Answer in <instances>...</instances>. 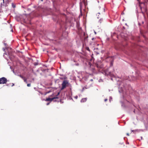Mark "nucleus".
I'll list each match as a JSON object with an SVG mask.
<instances>
[{
	"instance_id": "nucleus-1",
	"label": "nucleus",
	"mask_w": 148,
	"mask_h": 148,
	"mask_svg": "<svg viewBox=\"0 0 148 148\" xmlns=\"http://www.w3.org/2000/svg\"><path fill=\"white\" fill-rule=\"evenodd\" d=\"M97 15L99 16V15H102L105 12V7L102 5L99 6L97 9Z\"/></svg>"
},
{
	"instance_id": "nucleus-2",
	"label": "nucleus",
	"mask_w": 148,
	"mask_h": 148,
	"mask_svg": "<svg viewBox=\"0 0 148 148\" xmlns=\"http://www.w3.org/2000/svg\"><path fill=\"white\" fill-rule=\"evenodd\" d=\"M69 83L68 81L66 80H64L62 84V87L61 88V90H63L66 86H67L69 85Z\"/></svg>"
},
{
	"instance_id": "nucleus-3",
	"label": "nucleus",
	"mask_w": 148,
	"mask_h": 148,
	"mask_svg": "<svg viewBox=\"0 0 148 148\" xmlns=\"http://www.w3.org/2000/svg\"><path fill=\"white\" fill-rule=\"evenodd\" d=\"M7 82V79L4 77L0 78V84H5Z\"/></svg>"
},
{
	"instance_id": "nucleus-4",
	"label": "nucleus",
	"mask_w": 148,
	"mask_h": 148,
	"mask_svg": "<svg viewBox=\"0 0 148 148\" xmlns=\"http://www.w3.org/2000/svg\"><path fill=\"white\" fill-rule=\"evenodd\" d=\"M58 99V97L56 96L55 97H54L52 98H47L46 99V101H52L54 100V101H57L56 99Z\"/></svg>"
},
{
	"instance_id": "nucleus-5",
	"label": "nucleus",
	"mask_w": 148,
	"mask_h": 148,
	"mask_svg": "<svg viewBox=\"0 0 148 148\" xmlns=\"http://www.w3.org/2000/svg\"><path fill=\"white\" fill-rule=\"evenodd\" d=\"M20 77L24 81L26 82V83H27V79L25 77H24L22 75H19Z\"/></svg>"
},
{
	"instance_id": "nucleus-6",
	"label": "nucleus",
	"mask_w": 148,
	"mask_h": 148,
	"mask_svg": "<svg viewBox=\"0 0 148 148\" xmlns=\"http://www.w3.org/2000/svg\"><path fill=\"white\" fill-rule=\"evenodd\" d=\"M87 99L86 98H84L82 99L81 100V101L82 102H85L86 101Z\"/></svg>"
},
{
	"instance_id": "nucleus-7",
	"label": "nucleus",
	"mask_w": 148,
	"mask_h": 148,
	"mask_svg": "<svg viewBox=\"0 0 148 148\" xmlns=\"http://www.w3.org/2000/svg\"><path fill=\"white\" fill-rule=\"evenodd\" d=\"M103 22V19L102 18L100 19L99 21V23L100 24L101 23Z\"/></svg>"
},
{
	"instance_id": "nucleus-8",
	"label": "nucleus",
	"mask_w": 148,
	"mask_h": 148,
	"mask_svg": "<svg viewBox=\"0 0 148 148\" xmlns=\"http://www.w3.org/2000/svg\"><path fill=\"white\" fill-rule=\"evenodd\" d=\"M16 70L14 69L13 71V72L15 73L16 75H18V73H17L16 72Z\"/></svg>"
},
{
	"instance_id": "nucleus-9",
	"label": "nucleus",
	"mask_w": 148,
	"mask_h": 148,
	"mask_svg": "<svg viewBox=\"0 0 148 148\" xmlns=\"http://www.w3.org/2000/svg\"><path fill=\"white\" fill-rule=\"evenodd\" d=\"M12 7L14 8H15L16 7L15 5L13 3H12Z\"/></svg>"
},
{
	"instance_id": "nucleus-10",
	"label": "nucleus",
	"mask_w": 148,
	"mask_h": 148,
	"mask_svg": "<svg viewBox=\"0 0 148 148\" xmlns=\"http://www.w3.org/2000/svg\"><path fill=\"white\" fill-rule=\"evenodd\" d=\"M86 49L87 50L90 51V50L89 48L88 47H86Z\"/></svg>"
},
{
	"instance_id": "nucleus-11",
	"label": "nucleus",
	"mask_w": 148,
	"mask_h": 148,
	"mask_svg": "<svg viewBox=\"0 0 148 148\" xmlns=\"http://www.w3.org/2000/svg\"><path fill=\"white\" fill-rule=\"evenodd\" d=\"M27 86L28 87H30L31 86V84H28L27 85Z\"/></svg>"
},
{
	"instance_id": "nucleus-12",
	"label": "nucleus",
	"mask_w": 148,
	"mask_h": 148,
	"mask_svg": "<svg viewBox=\"0 0 148 148\" xmlns=\"http://www.w3.org/2000/svg\"><path fill=\"white\" fill-rule=\"evenodd\" d=\"M11 1V0H7V1L8 3H9Z\"/></svg>"
},
{
	"instance_id": "nucleus-13",
	"label": "nucleus",
	"mask_w": 148,
	"mask_h": 148,
	"mask_svg": "<svg viewBox=\"0 0 148 148\" xmlns=\"http://www.w3.org/2000/svg\"><path fill=\"white\" fill-rule=\"evenodd\" d=\"M12 84V85H11L10 86H13L14 84L13 83H12V84Z\"/></svg>"
},
{
	"instance_id": "nucleus-14",
	"label": "nucleus",
	"mask_w": 148,
	"mask_h": 148,
	"mask_svg": "<svg viewBox=\"0 0 148 148\" xmlns=\"http://www.w3.org/2000/svg\"><path fill=\"white\" fill-rule=\"evenodd\" d=\"M110 64H111V66H112L113 65V61H112L111 62Z\"/></svg>"
},
{
	"instance_id": "nucleus-15",
	"label": "nucleus",
	"mask_w": 148,
	"mask_h": 148,
	"mask_svg": "<svg viewBox=\"0 0 148 148\" xmlns=\"http://www.w3.org/2000/svg\"><path fill=\"white\" fill-rule=\"evenodd\" d=\"M107 99H105L104 100L105 101H107Z\"/></svg>"
},
{
	"instance_id": "nucleus-16",
	"label": "nucleus",
	"mask_w": 148,
	"mask_h": 148,
	"mask_svg": "<svg viewBox=\"0 0 148 148\" xmlns=\"http://www.w3.org/2000/svg\"><path fill=\"white\" fill-rule=\"evenodd\" d=\"M127 136H129V134L128 133H127Z\"/></svg>"
},
{
	"instance_id": "nucleus-17",
	"label": "nucleus",
	"mask_w": 148,
	"mask_h": 148,
	"mask_svg": "<svg viewBox=\"0 0 148 148\" xmlns=\"http://www.w3.org/2000/svg\"><path fill=\"white\" fill-rule=\"evenodd\" d=\"M11 31H12V32H13V29H11Z\"/></svg>"
},
{
	"instance_id": "nucleus-18",
	"label": "nucleus",
	"mask_w": 148,
	"mask_h": 148,
	"mask_svg": "<svg viewBox=\"0 0 148 148\" xmlns=\"http://www.w3.org/2000/svg\"><path fill=\"white\" fill-rule=\"evenodd\" d=\"M49 103H47V105H48L49 104Z\"/></svg>"
},
{
	"instance_id": "nucleus-19",
	"label": "nucleus",
	"mask_w": 148,
	"mask_h": 148,
	"mask_svg": "<svg viewBox=\"0 0 148 148\" xmlns=\"http://www.w3.org/2000/svg\"><path fill=\"white\" fill-rule=\"evenodd\" d=\"M59 93H59V92H58V95L59 94Z\"/></svg>"
},
{
	"instance_id": "nucleus-20",
	"label": "nucleus",
	"mask_w": 148,
	"mask_h": 148,
	"mask_svg": "<svg viewBox=\"0 0 148 148\" xmlns=\"http://www.w3.org/2000/svg\"><path fill=\"white\" fill-rule=\"evenodd\" d=\"M9 55H11V54L10 53H9Z\"/></svg>"
},
{
	"instance_id": "nucleus-21",
	"label": "nucleus",
	"mask_w": 148,
	"mask_h": 148,
	"mask_svg": "<svg viewBox=\"0 0 148 148\" xmlns=\"http://www.w3.org/2000/svg\"><path fill=\"white\" fill-rule=\"evenodd\" d=\"M93 39H94V38H92V40H93Z\"/></svg>"
},
{
	"instance_id": "nucleus-22",
	"label": "nucleus",
	"mask_w": 148,
	"mask_h": 148,
	"mask_svg": "<svg viewBox=\"0 0 148 148\" xmlns=\"http://www.w3.org/2000/svg\"><path fill=\"white\" fill-rule=\"evenodd\" d=\"M41 1H43V0H41Z\"/></svg>"
},
{
	"instance_id": "nucleus-23",
	"label": "nucleus",
	"mask_w": 148,
	"mask_h": 148,
	"mask_svg": "<svg viewBox=\"0 0 148 148\" xmlns=\"http://www.w3.org/2000/svg\"><path fill=\"white\" fill-rule=\"evenodd\" d=\"M3 1H4V0H3Z\"/></svg>"
}]
</instances>
